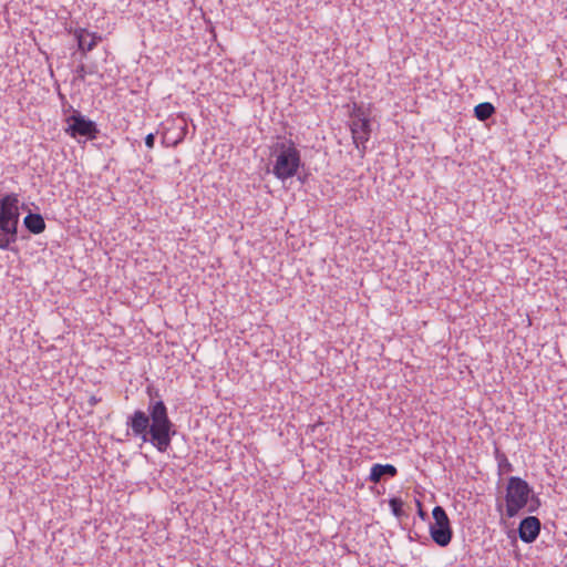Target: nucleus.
I'll return each instance as SVG.
<instances>
[{
    "label": "nucleus",
    "mask_w": 567,
    "mask_h": 567,
    "mask_svg": "<svg viewBox=\"0 0 567 567\" xmlns=\"http://www.w3.org/2000/svg\"><path fill=\"white\" fill-rule=\"evenodd\" d=\"M75 38L78 40L79 50H81L84 54L89 51H92L97 41L101 40V37H97L94 33L91 34L85 29L76 30Z\"/></svg>",
    "instance_id": "nucleus-10"
},
{
    "label": "nucleus",
    "mask_w": 567,
    "mask_h": 567,
    "mask_svg": "<svg viewBox=\"0 0 567 567\" xmlns=\"http://www.w3.org/2000/svg\"><path fill=\"white\" fill-rule=\"evenodd\" d=\"M542 523L536 516H527L523 518L518 526L519 538L524 543H533L539 536Z\"/></svg>",
    "instance_id": "nucleus-8"
},
{
    "label": "nucleus",
    "mask_w": 567,
    "mask_h": 567,
    "mask_svg": "<svg viewBox=\"0 0 567 567\" xmlns=\"http://www.w3.org/2000/svg\"><path fill=\"white\" fill-rule=\"evenodd\" d=\"M102 401L101 398H97L96 395H91L87 400V403L90 405V408H94L97 403H100Z\"/></svg>",
    "instance_id": "nucleus-20"
},
{
    "label": "nucleus",
    "mask_w": 567,
    "mask_h": 567,
    "mask_svg": "<svg viewBox=\"0 0 567 567\" xmlns=\"http://www.w3.org/2000/svg\"><path fill=\"white\" fill-rule=\"evenodd\" d=\"M503 509V504L502 503H497V511L502 512Z\"/></svg>",
    "instance_id": "nucleus-22"
},
{
    "label": "nucleus",
    "mask_w": 567,
    "mask_h": 567,
    "mask_svg": "<svg viewBox=\"0 0 567 567\" xmlns=\"http://www.w3.org/2000/svg\"><path fill=\"white\" fill-rule=\"evenodd\" d=\"M350 130L354 145L357 148H360L363 154L367 148L365 143L371 135L370 120L365 116L357 115L355 118L351 121Z\"/></svg>",
    "instance_id": "nucleus-7"
},
{
    "label": "nucleus",
    "mask_w": 567,
    "mask_h": 567,
    "mask_svg": "<svg viewBox=\"0 0 567 567\" xmlns=\"http://www.w3.org/2000/svg\"><path fill=\"white\" fill-rule=\"evenodd\" d=\"M415 503H416V506H417V515H419V517L421 519H423V520L427 519V514H426V512L423 511L421 501L415 499Z\"/></svg>",
    "instance_id": "nucleus-18"
},
{
    "label": "nucleus",
    "mask_w": 567,
    "mask_h": 567,
    "mask_svg": "<svg viewBox=\"0 0 567 567\" xmlns=\"http://www.w3.org/2000/svg\"><path fill=\"white\" fill-rule=\"evenodd\" d=\"M65 133L73 138L85 137L95 140L99 134L97 125L94 121L85 117L80 111L72 110V114L65 118Z\"/></svg>",
    "instance_id": "nucleus-5"
},
{
    "label": "nucleus",
    "mask_w": 567,
    "mask_h": 567,
    "mask_svg": "<svg viewBox=\"0 0 567 567\" xmlns=\"http://www.w3.org/2000/svg\"><path fill=\"white\" fill-rule=\"evenodd\" d=\"M155 144V135L153 133H150L145 136V145L148 148H153Z\"/></svg>",
    "instance_id": "nucleus-19"
},
{
    "label": "nucleus",
    "mask_w": 567,
    "mask_h": 567,
    "mask_svg": "<svg viewBox=\"0 0 567 567\" xmlns=\"http://www.w3.org/2000/svg\"><path fill=\"white\" fill-rule=\"evenodd\" d=\"M150 402L147 412L135 410L127 417L126 425L135 437L151 443L158 452H166L176 434L175 424L168 416L167 406L158 392L154 394L148 389Z\"/></svg>",
    "instance_id": "nucleus-1"
},
{
    "label": "nucleus",
    "mask_w": 567,
    "mask_h": 567,
    "mask_svg": "<svg viewBox=\"0 0 567 567\" xmlns=\"http://www.w3.org/2000/svg\"><path fill=\"white\" fill-rule=\"evenodd\" d=\"M434 523L430 525L432 540L440 547H446L453 537L450 518L445 509L437 505L432 511Z\"/></svg>",
    "instance_id": "nucleus-6"
},
{
    "label": "nucleus",
    "mask_w": 567,
    "mask_h": 567,
    "mask_svg": "<svg viewBox=\"0 0 567 567\" xmlns=\"http://www.w3.org/2000/svg\"><path fill=\"white\" fill-rule=\"evenodd\" d=\"M278 154L272 174L280 181L293 177L301 166V155L293 141L277 144Z\"/></svg>",
    "instance_id": "nucleus-2"
},
{
    "label": "nucleus",
    "mask_w": 567,
    "mask_h": 567,
    "mask_svg": "<svg viewBox=\"0 0 567 567\" xmlns=\"http://www.w3.org/2000/svg\"><path fill=\"white\" fill-rule=\"evenodd\" d=\"M19 217V195L10 193L0 198V234L17 241Z\"/></svg>",
    "instance_id": "nucleus-4"
},
{
    "label": "nucleus",
    "mask_w": 567,
    "mask_h": 567,
    "mask_svg": "<svg viewBox=\"0 0 567 567\" xmlns=\"http://www.w3.org/2000/svg\"><path fill=\"white\" fill-rule=\"evenodd\" d=\"M16 243L11 238L0 234V249H8L11 244Z\"/></svg>",
    "instance_id": "nucleus-17"
},
{
    "label": "nucleus",
    "mask_w": 567,
    "mask_h": 567,
    "mask_svg": "<svg viewBox=\"0 0 567 567\" xmlns=\"http://www.w3.org/2000/svg\"><path fill=\"white\" fill-rule=\"evenodd\" d=\"M389 505L391 507L392 514L400 518L404 515L403 511V501L399 497H392L389 499Z\"/></svg>",
    "instance_id": "nucleus-14"
},
{
    "label": "nucleus",
    "mask_w": 567,
    "mask_h": 567,
    "mask_svg": "<svg viewBox=\"0 0 567 567\" xmlns=\"http://www.w3.org/2000/svg\"><path fill=\"white\" fill-rule=\"evenodd\" d=\"M532 493L533 489L525 480L518 476H511L505 494L506 516L513 518L518 515L527 506Z\"/></svg>",
    "instance_id": "nucleus-3"
},
{
    "label": "nucleus",
    "mask_w": 567,
    "mask_h": 567,
    "mask_svg": "<svg viewBox=\"0 0 567 567\" xmlns=\"http://www.w3.org/2000/svg\"><path fill=\"white\" fill-rule=\"evenodd\" d=\"M495 113V107L489 102H483L474 107V115L478 121H486Z\"/></svg>",
    "instance_id": "nucleus-12"
},
{
    "label": "nucleus",
    "mask_w": 567,
    "mask_h": 567,
    "mask_svg": "<svg viewBox=\"0 0 567 567\" xmlns=\"http://www.w3.org/2000/svg\"><path fill=\"white\" fill-rule=\"evenodd\" d=\"M23 224L25 228L34 235H39L45 230V221L40 214L29 213L24 219Z\"/></svg>",
    "instance_id": "nucleus-11"
},
{
    "label": "nucleus",
    "mask_w": 567,
    "mask_h": 567,
    "mask_svg": "<svg viewBox=\"0 0 567 567\" xmlns=\"http://www.w3.org/2000/svg\"><path fill=\"white\" fill-rule=\"evenodd\" d=\"M540 507V499L536 495H530L527 504V512L534 513Z\"/></svg>",
    "instance_id": "nucleus-15"
},
{
    "label": "nucleus",
    "mask_w": 567,
    "mask_h": 567,
    "mask_svg": "<svg viewBox=\"0 0 567 567\" xmlns=\"http://www.w3.org/2000/svg\"><path fill=\"white\" fill-rule=\"evenodd\" d=\"M495 458L497 461L499 475L513 472L514 467L508 461L506 454L497 447L495 449Z\"/></svg>",
    "instance_id": "nucleus-13"
},
{
    "label": "nucleus",
    "mask_w": 567,
    "mask_h": 567,
    "mask_svg": "<svg viewBox=\"0 0 567 567\" xmlns=\"http://www.w3.org/2000/svg\"><path fill=\"white\" fill-rule=\"evenodd\" d=\"M85 75H86L85 65L84 64L78 65V68L75 70V79L83 82L85 80Z\"/></svg>",
    "instance_id": "nucleus-16"
},
{
    "label": "nucleus",
    "mask_w": 567,
    "mask_h": 567,
    "mask_svg": "<svg viewBox=\"0 0 567 567\" xmlns=\"http://www.w3.org/2000/svg\"><path fill=\"white\" fill-rule=\"evenodd\" d=\"M398 475V468L392 464H374L371 467L369 482L379 483L383 476L395 477Z\"/></svg>",
    "instance_id": "nucleus-9"
},
{
    "label": "nucleus",
    "mask_w": 567,
    "mask_h": 567,
    "mask_svg": "<svg viewBox=\"0 0 567 567\" xmlns=\"http://www.w3.org/2000/svg\"><path fill=\"white\" fill-rule=\"evenodd\" d=\"M186 131H187V127H186V126H184V127H183V134L179 136V138H177V140L173 143V145H174V146H175V145H177L178 143H181V142L184 140L185 134H186Z\"/></svg>",
    "instance_id": "nucleus-21"
}]
</instances>
